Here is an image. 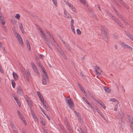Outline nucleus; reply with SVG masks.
I'll return each instance as SVG.
<instances>
[{
	"instance_id": "f257e3e1",
	"label": "nucleus",
	"mask_w": 133,
	"mask_h": 133,
	"mask_svg": "<svg viewBox=\"0 0 133 133\" xmlns=\"http://www.w3.org/2000/svg\"><path fill=\"white\" fill-rule=\"evenodd\" d=\"M101 34L103 39L106 42H107L108 40V38L107 35V30L106 27L104 26H102L100 28Z\"/></svg>"
},
{
	"instance_id": "f03ea898",
	"label": "nucleus",
	"mask_w": 133,
	"mask_h": 133,
	"mask_svg": "<svg viewBox=\"0 0 133 133\" xmlns=\"http://www.w3.org/2000/svg\"><path fill=\"white\" fill-rule=\"evenodd\" d=\"M24 98L26 100L27 103L28 104L30 107V112L32 117H33V111L32 109L33 104L32 103L30 99L27 95H25L24 96Z\"/></svg>"
},
{
	"instance_id": "7ed1b4c3",
	"label": "nucleus",
	"mask_w": 133,
	"mask_h": 133,
	"mask_svg": "<svg viewBox=\"0 0 133 133\" xmlns=\"http://www.w3.org/2000/svg\"><path fill=\"white\" fill-rule=\"evenodd\" d=\"M22 72L23 74L24 77L28 81H29V76L30 75V73L28 71V72L26 71L24 69H22L21 71Z\"/></svg>"
},
{
	"instance_id": "20e7f679",
	"label": "nucleus",
	"mask_w": 133,
	"mask_h": 133,
	"mask_svg": "<svg viewBox=\"0 0 133 133\" xmlns=\"http://www.w3.org/2000/svg\"><path fill=\"white\" fill-rule=\"evenodd\" d=\"M65 100L67 101L66 103H68L69 108L71 109H73V106L74 105V103L73 101L71 100V98H70L69 99L66 98Z\"/></svg>"
},
{
	"instance_id": "39448f33",
	"label": "nucleus",
	"mask_w": 133,
	"mask_h": 133,
	"mask_svg": "<svg viewBox=\"0 0 133 133\" xmlns=\"http://www.w3.org/2000/svg\"><path fill=\"white\" fill-rule=\"evenodd\" d=\"M42 84L44 85H45L46 84L47 82L49 79L48 77V76H42Z\"/></svg>"
},
{
	"instance_id": "423d86ee",
	"label": "nucleus",
	"mask_w": 133,
	"mask_h": 133,
	"mask_svg": "<svg viewBox=\"0 0 133 133\" xmlns=\"http://www.w3.org/2000/svg\"><path fill=\"white\" fill-rule=\"evenodd\" d=\"M10 125L12 130L14 132H16L17 130L15 127L14 123L12 121H10Z\"/></svg>"
},
{
	"instance_id": "0eeeda50",
	"label": "nucleus",
	"mask_w": 133,
	"mask_h": 133,
	"mask_svg": "<svg viewBox=\"0 0 133 133\" xmlns=\"http://www.w3.org/2000/svg\"><path fill=\"white\" fill-rule=\"evenodd\" d=\"M17 36L16 39L18 40V42L21 44L22 46V47L23 46V41L22 39L20 36V35L18 34V33L17 34Z\"/></svg>"
},
{
	"instance_id": "6e6552de",
	"label": "nucleus",
	"mask_w": 133,
	"mask_h": 133,
	"mask_svg": "<svg viewBox=\"0 0 133 133\" xmlns=\"http://www.w3.org/2000/svg\"><path fill=\"white\" fill-rule=\"evenodd\" d=\"M41 101L42 103L43 104L45 108L48 111H49L50 110V109L48 107V105L46 101H44L43 99H42V100H41Z\"/></svg>"
},
{
	"instance_id": "1a4fd4ad",
	"label": "nucleus",
	"mask_w": 133,
	"mask_h": 133,
	"mask_svg": "<svg viewBox=\"0 0 133 133\" xmlns=\"http://www.w3.org/2000/svg\"><path fill=\"white\" fill-rule=\"evenodd\" d=\"M113 18L112 19L115 22L117 23L121 27H123V25L122 24L120 21L117 18L114 17V16Z\"/></svg>"
},
{
	"instance_id": "9d476101",
	"label": "nucleus",
	"mask_w": 133,
	"mask_h": 133,
	"mask_svg": "<svg viewBox=\"0 0 133 133\" xmlns=\"http://www.w3.org/2000/svg\"><path fill=\"white\" fill-rule=\"evenodd\" d=\"M17 93L19 95H22L23 94V91L22 89L21 88V87L19 85L18 86L17 88Z\"/></svg>"
},
{
	"instance_id": "9b49d317",
	"label": "nucleus",
	"mask_w": 133,
	"mask_h": 133,
	"mask_svg": "<svg viewBox=\"0 0 133 133\" xmlns=\"http://www.w3.org/2000/svg\"><path fill=\"white\" fill-rule=\"evenodd\" d=\"M124 112H123L122 111H121V112H120L119 114V117L120 118L121 120L120 121V122H119V123H120V124H121V123L122 122V119L124 117Z\"/></svg>"
},
{
	"instance_id": "f8f14e48",
	"label": "nucleus",
	"mask_w": 133,
	"mask_h": 133,
	"mask_svg": "<svg viewBox=\"0 0 133 133\" xmlns=\"http://www.w3.org/2000/svg\"><path fill=\"white\" fill-rule=\"evenodd\" d=\"M34 70L36 74L38 76L39 75V72L36 66L34 64Z\"/></svg>"
},
{
	"instance_id": "ddd939ff",
	"label": "nucleus",
	"mask_w": 133,
	"mask_h": 133,
	"mask_svg": "<svg viewBox=\"0 0 133 133\" xmlns=\"http://www.w3.org/2000/svg\"><path fill=\"white\" fill-rule=\"evenodd\" d=\"M54 45H53V46H54L55 47V48L56 49H57L58 51L59 52V51H61L62 50L60 49V48L59 47H57L56 46V45L57 46H58V45L56 43L55 40L54 41Z\"/></svg>"
},
{
	"instance_id": "4468645a",
	"label": "nucleus",
	"mask_w": 133,
	"mask_h": 133,
	"mask_svg": "<svg viewBox=\"0 0 133 133\" xmlns=\"http://www.w3.org/2000/svg\"><path fill=\"white\" fill-rule=\"evenodd\" d=\"M64 16L66 18H71V15L69 14V13L66 12V10H65L64 11Z\"/></svg>"
},
{
	"instance_id": "2eb2a0df",
	"label": "nucleus",
	"mask_w": 133,
	"mask_h": 133,
	"mask_svg": "<svg viewBox=\"0 0 133 133\" xmlns=\"http://www.w3.org/2000/svg\"><path fill=\"white\" fill-rule=\"evenodd\" d=\"M103 88L105 91L107 93H110L111 90L110 88L106 87L104 86Z\"/></svg>"
},
{
	"instance_id": "dca6fc26",
	"label": "nucleus",
	"mask_w": 133,
	"mask_h": 133,
	"mask_svg": "<svg viewBox=\"0 0 133 133\" xmlns=\"http://www.w3.org/2000/svg\"><path fill=\"white\" fill-rule=\"evenodd\" d=\"M19 28L20 29V30H21V31L22 32V34H24V28L23 27V26H22V24L21 23L19 24Z\"/></svg>"
},
{
	"instance_id": "f3484780",
	"label": "nucleus",
	"mask_w": 133,
	"mask_h": 133,
	"mask_svg": "<svg viewBox=\"0 0 133 133\" xmlns=\"http://www.w3.org/2000/svg\"><path fill=\"white\" fill-rule=\"evenodd\" d=\"M14 98L15 100L16 103H17L19 107H20L21 103H20V102L19 101V100H18V98L17 97H16L14 96Z\"/></svg>"
},
{
	"instance_id": "a211bd4d",
	"label": "nucleus",
	"mask_w": 133,
	"mask_h": 133,
	"mask_svg": "<svg viewBox=\"0 0 133 133\" xmlns=\"http://www.w3.org/2000/svg\"><path fill=\"white\" fill-rule=\"evenodd\" d=\"M127 119H128L127 121H129V122L130 123H131V122H132L133 121V118L132 117H130L129 116L127 115Z\"/></svg>"
},
{
	"instance_id": "6ab92c4d",
	"label": "nucleus",
	"mask_w": 133,
	"mask_h": 133,
	"mask_svg": "<svg viewBox=\"0 0 133 133\" xmlns=\"http://www.w3.org/2000/svg\"><path fill=\"white\" fill-rule=\"evenodd\" d=\"M125 34L128 36L133 41V36H131L130 34L127 31H125Z\"/></svg>"
},
{
	"instance_id": "aec40b11",
	"label": "nucleus",
	"mask_w": 133,
	"mask_h": 133,
	"mask_svg": "<svg viewBox=\"0 0 133 133\" xmlns=\"http://www.w3.org/2000/svg\"><path fill=\"white\" fill-rule=\"evenodd\" d=\"M12 75L15 80H17L18 78V76L17 74L14 72H13Z\"/></svg>"
},
{
	"instance_id": "412c9836",
	"label": "nucleus",
	"mask_w": 133,
	"mask_h": 133,
	"mask_svg": "<svg viewBox=\"0 0 133 133\" xmlns=\"http://www.w3.org/2000/svg\"><path fill=\"white\" fill-rule=\"evenodd\" d=\"M120 45L122 47H123L124 48H126V46L127 45V44L124 43L123 42H120Z\"/></svg>"
},
{
	"instance_id": "4be33fe9",
	"label": "nucleus",
	"mask_w": 133,
	"mask_h": 133,
	"mask_svg": "<svg viewBox=\"0 0 133 133\" xmlns=\"http://www.w3.org/2000/svg\"><path fill=\"white\" fill-rule=\"evenodd\" d=\"M59 52L60 53L61 55L65 59H67L66 57V56L64 54L63 52L62 51H59Z\"/></svg>"
},
{
	"instance_id": "5701e85b",
	"label": "nucleus",
	"mask_w": 133,
	"mask_h": 133,
	"mask_svg": "<svg viewBox=\"0 0 133 133\" xmlns=\"http://www.w3.org/2000/svg\"><path fill=\"white\" fill-rule=\"evenodd\" d=\"M64 1L65 4L70 8H71L73 5L70 2L65 1V0H64Z\"/></svg>"
},
{
	"instance_id": "b1692460",
	"label": "nucleus",
	"mask_w": 133,
	"mask_h": 133,
	"mask_svg": "<svg viewBox=\"0 0 133 133\" xmlns=\"http://www.w3.org/2000/svg\"><path fill=\"white\" fill-rule=\"evenodd\" d=\"M26 42L27 44V46L28 49L29 48V51L30 50V43L29 42L28 39H26Z\"/></svg>"
},
{
	"instance_id": "393cba45",
	"label": "nucleus",
	"mask_w": 133,
	"mask_h": 133,
	"mask_svg": "<svg viewBox=\"0 0 133 133\" xmlns=\"http://www.w3.org/2000/svg\"><path fill=\"white\" fill-rule=\"evenodd\" d=\"M37 93L41 100H42V99H43L42 95L39 92L37 91Z\"/></svg>"
},
{
	"instance_id": "a878e982",
	"label": "nucleus",
	"mask_w": 133,
	"mask_h": 133,
	"mask_svg": "<svg viewBox=\"0 0 133 133\" xmlns=\"http://www.w3.org/2000/svg\"><path fill=\"white\" fill-rule=\"evenodd\" d=\"M35 26L40 31V32L41 33V34H42L43 33H44L42 31L41 29L40 28L39 26L38 25L36 24H35Z\"/></svg>"
},
{
	"instance_id": "bb28decb",
	"label": "nucleus",
	"mask_w": 133,
	"mask_h": 133,
	"mask_svg": "<svg viewBox=\"0 0 133 133\" xmlns=\"http://www.w3.org/2000/svg\"><path fill=\"white\" fill-rule=\"evenodd\" d=\"M99 103L100 104L101 106L104 109H105L106 108V107L105 104L103 102L101 101Z\"/></svg>"
},
{
	"instance_id": "cd10ccee",
	"label": "nucleus",
	"mask_w": 133,
	"mask_h": 133,
	"mask_svg": "<svg viewBox=\"0 0 133 133\" xmlns=\"http://www.w3.org/2000/svg\"><path fill=\"white\" fill-rule=\"evenodd\" d=\"M40 122L44 126L45 125V121L43 119H41Z\"/></svg>"
},
{
	"instance_id": "c85d7f7f",
	"label": "nucleus",
	"mask_w": 133,
	"mask_h": 133,
	"mask_svg": "<svg viewBox=\"0 0 133 133\" xmlns=\"http://www.w3.org/2000/svg\"><path fill=\"white\" fill-rule=\"evenodd\" d=\"M41 36L43 39L46 40L47 39V38L46 37L45 34L44 33H43L42 34H41Z\"/></svg>"
},
{
	"instance_id": "c756f323",
	"label": "nucleus",
	"mask_w": 133,
	"mask_h": 133,
	"mask_svg": "<svg viewBox=\"0 0 133 133\" xmlns=\"http://www.w3.org/2000/svg\"><path fill=\"white\" fill-rule=\"evenodd\" d=\"M35 60L38 64L39 65L40 64L39 59L37 56H36L35 57Z\"/></svg>"
},
{
	"instance_id": "7c9ffc66",
	"label": "nucleus",
	"mask_w": 133,
	"mask_h": 133,
	"mask_svg": "<svg viewBox=\"0 0 133 133\" xmlns=\"http://www.w3.org/2000/svg\"><path fill=\"white\" fill-rule=\"evenodd\" d=\"M90 96L91 97V98H92V99L94 100V101H95L97 103H98L99 102L95 98V97L93 96V95L92 94L91 95H90Z\"/></svg>"
},
{
	"instance_id": "2f4dec72",
	"label": "nucleus",
	"mask_w": 133,
	"mask_h": 133,
	"mask_svg": "<svg viewBox=\"0 0 133 133\" xmlns=\"http://www.w3.org/2000/svg\"><path fill=\"white\" fill-rule=\"evenodd\" d=\"M19 116L20 117L21 119H22V121H23V122H25V121L24 120V119L23 116L22 115V114H21L19 115Z\"/></svg>"
},
{
	"instance_id": "473e14b6",
	"label": "nucleus",
	"mask_w": 133,
	"mask_h": 133,
	"mask_svg": "<svg viewBox=\"0 0 133 133\" xmlns=\"http://www.w3.org/2000/svg\"><path fill=\"white\" fill-rule=\"evenodd\" d=\"M118 103H117L115 105L114 107V110L116 112L117 111V108H118Z\"/></svg>"
},
{
	"instance_id": "72a5a7b5",
	"label": "nucleus",
	"mask_w": 133,
	"mask_h": 133,
	"mask_svg": "<svg viewBox=\"0 0 133 133\" xmlns=\"http://www.w3.org/2000/svg\"><path fill=\"white\" fill-rule=\"evenodd\" d=\"M67 128L69 131V132L70 133H72V131L70 126L67 127Z\"/></svg>"
},
{
	"instance_id": "f704fd0d",
	"label": "nucleus",
	"mask_w": 133,
	"mask_h": 133,
	"mask_svg": "<svg viewBox=\"0 0 133 133\" xmlns=\"http://www.w3.org/2000/svg\"><path fill=\"white\" fill-rule=\"evenodd\" d=\"M110 101L113 102H116L117 101L116 99L114 98H111L110 99Z\"/></svg>"
},
{
	"instance_id": "c9c22d12",
	"label": "nucleus",
	"mask_w": 133,
	"mask_h": 133,
	"mask_svg": "<svg viewBox=\"0 0 133 133\" xmlns=\"http://www.w3.org/2000/svg\"><path fill=\"white\" fill-rule=\"evenodd\" d=\"M70 8L73 11L75 12H76V9L75 8V6H73V5H72V6H71Z\"/></svg>"
},
{
	"instance_id": "e433bc0d",
	"label": "nucleus",
	"mask_w": 133,
	"mask_h": 133,
	"mask_svg": "<svg viewBox=\"0 0 133 133\" xmlns=\"http://www.w3.org/2000/svg\"><path fill=\"white\" fill-rule=\"evenodd\" d=\"M11 83L12 87L13 88H14L16 85L15 81L13 80H12L11 81Z\"/></svg>"
},
{
	"instance_id": "4c0bfd02",
	"label": "nucleus",
	"mask_w": 133,
	"mask_h": 133,
	"mask_svg": "<svg viewBox=\"0 0 133 133\" xmlns=\"http://www.w3.org/2000/svg\"><path fill=\"white\" fill-rule=\"evenodd\" d=\"M100 70V68L99 67L96 66L94 68V70L95 71H96V70Z\"/></svg>"
},
{
	"instance_id": "58836bf2",
	"label": "nucleus",
	"mask_w": 133,
	"mask_h": 133,
	"mask_svg": "<svg viewBox=\"0 0 133 133\" xmlns=\"http://www.w3.org/2000/svg\"><path fill=\"white\" fill-rule=\"evenodd\" d=\"M20 15L19 14H17L15 16V18L17 19H19L20 17Z\"/></svg>"
},
{
	"instance_id": "ea45409f",
	"label": "nucleus",
	"mask_w": 133,
	"mask_h": 133,
	"mask_svg": "<svg viewBox=\"0 0 133 133\" xmlns=\"http://www.w3.org/2000/svg\"><path fill=\"white\" fill-rule=\"evenodd\" d=\"M94 72L97 75H100L101 74V73L98 70H96V71H95Z\"/></svg>"
},
{
	"instance_id": "a19ab883",
	"label": "nucleus",
	"mask_w": 133,
	"mask_h": 133,
	"mask_svg": "<svg viewBox=\"0 0 133 133\" xmlns=\"http://www.w3.org/2000/svg\"><path fill=\"white\" fill-rule=\"evenodd\" d=\"M54 4L56 6H57V3L56 0H52Z\"/></svg>"
},
{
	"instance_id": "79ce46f5",
	"label": "nucleus",
	"mask_w": 133,
	"mask_h": 133,
	"mask_svg": "<svg viewBox=\"0 0 133 133\" xmlns=\"http://www.w3.org/2000/svg\"><path fill=\"white\" fill-rule=\"evenodd\" d=\"M126 48H127L128 49L130 50H132V48L131 46L127 45L126 46Z\"/></svg>"
},
{
	"instance_id": "37998d69",
	"label": "nucleus",
	"mask_w": 133,
	"mask_h": 133,
	"mask_svg": "<svg viewBox=\"0 0 133 133\" xmlns=\"http://www.w3.org/2000/svg\"><path fill=\"white\" fill-rule=\"evenodd\" d=\"M42 71V72L43 73V74H44V75H42V76H48V74H47V73L45 72V70H43Z\"/></svg>"
},
{
	"instance_id": "c03bdc74",
	"label": "nucleus",
	"mask_w": 133,
	"mask_h": 133,
	"mask_svg": "<svg viewBox=\"0 0 133 133\" xmlns=\"http://www.w3.org/2000/svg\"><path fill=\"white\" fill-rule=\"evenodd\" d=\"M71 28L72 31L74 32V33H75V32L74 29V27L73 25H71Z\"/></svg>"
},
{
	"instance_id": "a18cd8bd",
	"label": "nucleus",
	"mask_w": 133,
	"mask_h": 133,
	"mask_svg": "<svg viewBox=\"0 0 133 133\" xmlns=\"http://www.w3.org/2000/svg\"><path fill=\"white\" fill-rule=\"evenodd\" d=\"M76 31L77 33V34L78 35H80L81 33V31H80V30L79 29H77V30Z\"/></svg>"
},
{
	"instance_id": "49530a36",
	"label": "nucleus",
	"mask_w": 133,
	"mask_h": 133,
	"mask_svg": "<svg viewBox=\"0 0 133 133\" xmlns=\"http://www.w3.org/2000/svg\"><path fill=\"white\" fill-rule=\"evenodd\" d=\"M61 130L63 133H68L66 131L65 129L62 128Z\"/></svg>"
},
{
	"instance_id": "de8ad7c7",
	"label": "nucleus",
	"mask_w": 133,
	"mask_h": 133,
	"mask_svg": "<svg viewBox=\"0 0 133 133\" xmlns=\"http://www.w3.org/2000/svg\"><path fill=\"white\" fill-rule=\"evenodd\" d=\"M34 119L35 121V122H36V121H38L37 118V117L36 116H34Z\"/></svg>"
},
{
	"instance_id": "09e8293b",
	"label": "nucleus",
	"mask_w": 133,
	"mask_h": 133,
	"mask_svg": "<svg viewBox=\"0 0 133 133\" xmlns=\"http://www.w3.org/2000/svg\"><path fill=\"white\" fill-rule=\"evenodd\" d=\"M80 2L82 3L83 4H85L86 3V1L85 0H79Z\"/></svg>"
},
{
	"instance_id": "8fccbe9b",
	"label": "nucleus",
	"mask_w": 133,
	"mask_h": 133,
	"mask_svg": "<svg viewBox=\"0 0 133 133\" xmlns=\"http://www.w3.org/2000/svg\"><path fill=\"white\" fill-rule=\"evenodd\" d=\"M49 36L50 38H52L53 40H54V37L53 36H52L51 34H50Z\"/></svg>"
},
{
	"instance_id": "3c124183",
	"label": "nucleus",
	"mask_w": 133,
	"mask_h": 133,
	"mask_svg": "<svg viewBox=\"0 0 133 133\" xmlns=\"http://www.w3.org/2000/svg\"><path fill=\"white\" fill-rule=\"evenodd\" d=\"M71 25H73V24L74 23V21L73 19H72L71 18Z\"/></svg>"
},
{
	"instance_id": "603ef678",
	"label": "nucleus",
	"mask_w": 133,
	"mask_h": 133,
	"mask_svg": "<svg viewBox=\"0 0 133 133\" xmlns=\"http://www.w3.org/2000/svg\"><path fill=\"white\" fill-rule=\"evenodd\" d=\"M113 8L115 12L117 14V15H118V11L116 9L115 7H113Z\"/></svg>"
},
{
	"instance_id": "864d4df0",
	"label": "nucleus",
	"mask_w": 133,
	"mask_h": 133,
	"mask_svg": "<svg viewBox=\"0 0 133 133\" xmlns=\"http://www.w3.org/2000/svg\"><path fill=\"white\" fill-rule=\"evenodd\" d=\"M113 37L114 38L116 39H117L118 38V37L116 35L114 34Z\"/></svg>"
},
{
	"instance_id": "5fc2aeb1",
	"label": "nucleus",
	"mask_w": 133,
	"mask_h": 133,
	"mask_svg": "<svg viewBox=\"0 0 133 133\" xmlns=\"http://www.w3.org/2000/svg\"><path fill=\"white\" fill-rule=\"evenodd\" d=\"M130 125L131 128H133V122H132L130 123Z\"/></svg>"
},
{
	"instance_id": "6e6d98bb",
	"label": "nucleus",
	"mask_w": 133,
	"mask_h": 133,
	"mask_svg": "<svg viewBox=\"0 0 133 133\" xmlns=\"http://www.w3.org/2000/svg\"><path fill=\"white\" fill-rule=\"evenodd\" d=\"M39 57L40 58L42 59H43V55H40L39 56Z\"/></svg>"
},
{
	"instance_id": "4d7b16f0",
	"label": "nucleus",
	"mask_w": 133,
	"mask_h": 133,
	"mask_svg": "<svg viewBox=\"0 0 133 133\" xmlns=\"http://www.w3.org/2000/svg\"><path fill=\"white\" fill-rule=\"evenodd\" d=\"M88 10L90 12L92 10L91 8L88 6Z\"/></svg>"
},
{
	"instance_id": "13d9d810",
	"label": "nucleus",
	"mask_w": 133,
	"mask_h": 133,
	"mask_svg": "<svg viewBox=\"0 0 133 133\" xmlns=\"http://www.w3.org/2000/svg\"><path fill=\"white\" fill-rule=\"evenodd\" d=\"M80 87H81V90L83 92H85V91L84 89L82 88V87L81 86H80Z\"/></svg>"
},
{
	"instance_id": "bf43d9fd",
	"label": "nucleus",
	"mask_w": 133,
	"mask_h": 133,
	"mask_svg": "<svg viewBox=\"0 0 133 133\" xmlns=\"http://www.w3.org/2000/svg\"><path fill=\"white\" fill-rule=\"evenodd\" d=\"M46 33L48 35H49L50 34H50V32L47 30H46Z\"/></svg>"
},
{
	"instance_id": "052dcab7",
	"label": "nucleus",
	"mask_w": 133,
	"mask_h": 133,
	"mask_svg": "<svg viewBox=\"0 0 133 133\" xmlns=\"http://www.w3.org/2000/svg\"><path fill=\"white\" fill-rule=\"evenodd\" d=\"M88 94H89L90 95H91L92 94V93L90 91H89L88 90Z\"/></svg>"
},
{
	"instance_id": "680f3d73",
	"label": "nucleus",
	"mask_w": 133,
	"mask_h": 133,
	"mask_svg": "<svg viewBox=\"0 0 133 133\" xmlns=\"http://www.w3.org/2000/svg\"><path fill=\"white\" fill-rule=\"evenodd\" d=\"M108 15H109V16H111V17L112 18H113L114 17V16H113L112 15V14L110 13V12H109L108 13Z\"/></svg>"
},
{
	"instance_id": "e2e57ef3",
	"label": "nucleus",
	"mask_w": 133,
	"mask_h": 133,
	"mask_svg": "<svg viewBox=\"0 0 133 133\" xmlns=\"http://www.w3.org/2000/svg\"><path fill=\"white\" fill-rule=\"evenodd\" d=\"M17 114H18V115H20L21 114L20 111L19 110H18L17 111Z\"/></svg>"
},
{
	"instance_id": "0e129e2a",
	"label": "nucleus",
	"mask_w": 133,
	"mask_h": 133,
	"mask_svg": "<svg viewBox=\"0 0 133 133\" xmlns=\"http://www.w3.org/2000/svg\"><path fill=\"white\" fill-rule=\"evenodd\" d=\"M95 109H96V110L97 111V112L98 113H99V114H100L99 113H100V111L97 108H95Z\"/></svg>"
},
{
	"instance_id": "69168bd1",
	"label": "nucleus",
	"mask_w": 133,
	"mask_h": 133,
	"mask_svg": "<svg viewBox=\"0 0 133 133\" xmlns=\"http://www.w3.org/2000/svg\"><path fill=\"white\" fill-rule=\"evenodd\" d=\"M88 106L90 108H92V105L90 103L88 104Z\"/></svg>"
},
{
	"instance_id": "338daca9",
	"label": "nucleus",
	"mask_w": 133,
	"mask_h": 133,
	"mask_svg": "<svg viewBox=\"0 0 133 133\" xmlns=\"http://www.w3.org/2000/svg\"><path fill=\"white\" fill-rule=\"evenodd\" d=\"M40 108L41 111L43 112V113H44V111L43 110V109L42 108H41L40 107Z\"/></svg>"
},
{
	"instance_id": "774afa93",
	"label": "nucleus",
	"mask_w": 133,
	"mask_h": 133,
	"mask_svg": "<svg viewBox=\"0 0 133 133\" xmlns=\"http://www.w3.org/2000/svg\"><path fill=\"white\" fill-rule=\"evenodd\" d=\"M81 132V133H84L83 131L82 130L81 128H80Z\"/></svg>"
}]
</instances>
